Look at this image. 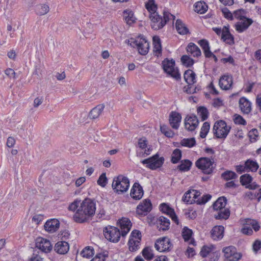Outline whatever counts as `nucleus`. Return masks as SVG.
Returning a JSON list of instances; mask_svg holds the SVG:
<instances>
[{
	"mask_svg": "<svg viewBox=\"0 0 261 261\" xmlns=\"http://www.w3.org/2000/svg\"><path fill=\"white\" fill-rule=\"evenodd\" d=\"M68 210L75 213L73 216V220L79 223L88 222L94 216L96 210V204L94 200L86 198L82 202L75 200L68 206Z\"/></svg>",
	"mask_w": 261,
	"mask_h": 261,
	"instance_id": "obj_1",
	"label": "nucleus"
},
{
	"mask_svg": "<svg viewBox=\"0 0 261 261\" xmlns=\"http://www.w3.org/2000/svg\"><path fill=\"white\" fill-rule=\"evenodd\" d=\"M175 17V16L165 11L163 13V18L159 15L158 12L151 13L149 15V18L151 22V28L155 30H158L163 28L169 19H174Z\"/></svg>",
	"mask_w": 261,
	"mask_h": 261,
	"instance_id": "obj_2",
	"label": "nucleus"
},
{
	"mask_svg": "<svg viewBox=\"0 0 261 261\" xmlns=\"http://www.w3.org/2000/svg\"><path fill=\"white\" fill-rule=\"evenodd\" d=\"M129 187V180L127 177L119 175L113 178L112 188L116 193L123 194L128 190Z\"/></svg>",
	"mask_w": 261,
	"mask_h": 261,
	"instance_id": "obj_3",
	"label": "nucleus"
},
{
	"mask_svg": "<svg viewBox=\"0 0 261 261\" xmlns=\"http://www.w3.org/2000/svg\"><path fill=\"white\" fill-rule=\"evenodd\" d=\"M215 158V155L214 156H211L210 158H200L196 162V166L201 170L203 173L210 174L215 168L214 165Z\"/></svg>",
	"mask_w": 261,
	"mask_h": 261,
	"instance_id": "obj_4",
	"label": "nucleus"
},
{
	"mask_svg": "<svg viewBox=\"0 0 261 261\" xmlns=\"http://www.w3.org/2000/svg\"><path fill=\"white\" fill-rule=\"evenodd\" d=\"M231 127L223 120L216 122L213 126L214 135L217 138L225 139L227 136Z\"/></svg>",
	"mask_w": 261,
	"mask_h": 261,
	"instance_id": "obj_5",
	"label": "nucleus"
},
{
	"mask_svg": "<svg viewBox=\"0 0 261 261\" xmlns=\"http://www.w3.org/2000/svg\"><path fill=\"white\" fill-rule=\"evenodd\" d=\"M162 64L166 73L176 80L180 79V75L177 68L175 67V61L173 59H165L163 61Z\"/></svg>",
	"mask_w": 261,
	"mask_h": 261,
	"instance_id": "obj_6",
	"label": "nucleus"
},
{
	"mask_svg": "<svg viewBox=\"0 0 261 261\" xmlns=\"http://www.w3.org/2000/svg\"><path fill=\"white\" fill-rule=\"evenodd\" d=\"M103 234L105 238L110 242H118L121 236V232L117 227L108 226L103 229Z\"/></svg>",
	"mask_w": 261,
	"mask_h": 261,
	"instance_id": "obj_7",
	"label": "nucleus"
},
{
	"mask_svg": "<svg viewBox=\"0 0 261 261\" xmlns=\"http://www.w3.org/2000/svg\"><path fill=\"white\" fill-rule=\"evenodd\" d=\"M143 164H146V167L151 170H155L161 167L164 162V158L160 157L158 154L143 160Z\"/></svg>",
	"mask_w": 261,
	"mask_h": 261,
	"instance_id": "obj_8",
	"label": "nucleus"
},
{
	"mask_svg": "<svg viewBox=\"0 0 261 261\" xmlns=\"http://www.w3.org/2000/svg\"><path fill=\"white\" fill-rule=\"evenodd\" d=\"M154 247L158 251L164 252L170 251L172 244L168 238L162 237L156 241Z\"/></svg>",
	"mask_w": 261,
	"mask_h": 261,
	"instance_id": "obj_9",
	"label": "nucleus"
},
{
	"mask_svg": "<svg viewBox=\"0 0 261 261\" xmlns=\"http://www.w3.org/2000/svg\"><path fill=\"white\" fill-rule=\"evenodd\" d=\"M132 43L133 45L137 47L140 54L146 55L148 53L149 42L145 38L139 37L134 40Z\"/></svg>",
	"mask_w": 261,
	"mask_h": 261,
	"instance_id": "obj_10",
	"label": "nucleus"
},
{
	"mask_svg": "<svg viewBox=\"0 0 261 261\" xmlns=\"http://www.w3.org/2000/svg\"><path fill=\"white\" fill-rule=\"evenodd\" d=\"M35 244L36 248L45 253L49 252L53 248L50 241L42 237L37 238Z\"/></svg>",
	"mask_w": 261,
	"mask_h": 261,
	"instance_id": "obj_11",
	"label": "nucleus"
},
{
	"mask_svg": "<svg viewBox=\"0 0 261 261\" xmlns=\"http://www.w3.org/2000/svg\"><path fill=\"white\" fill-rule=\"evenodd\" d=\"M225 257L229 261H237L241 258V255L237 252L236 248L232 246L226 247L223 249Z\"/></svg>",
	"mask_w": 261,
	"mask_h": 261,
	"instance_id": "obj_12",
	"label": "nucleus"
},
{
	"mask_svg": "<svg viewBox=\"0 0 261 261\" xmlns=\"http://www.w3.org/2000/svg\"><path fill=\"white\" fill-rule=\"evenodd\" d=\"M152 210V204L150 200L144 199L137 207L136 212L137 214L141 216H145Z\"/></svg>",
	"mask_w": 261,
	"mask_h": 261,
	"instance_id": "obj_13",
	"label": "nucleus"
},
{
	"mask_svg": "<svg viewBox=\"0 0 261 261\" xmlns=\"http://www.w3.org/2000/svg\"><path fill=\"white\" fill-rule=\"evenodd\" d=\"M200 196V192L196 190H189L182 197V200L187 203H196V200Z\"/></svg>",
	"mask_w": 261,
	"mask_h": 261,
	"instance_id": "obj_14",
	"label": "nucleus"
},
{
	"mask_svg": "<svg viewBox=\"0 0 261 261\" xmlns=\"http://www.w3.org/2000/svg\"><path fill=\"white\" fill-rule=\"evenodd\" d=\"M198 123V119L195 115L187 116L185 119V128L190 131L194 130Z\"/></svg>",
	"mask_w": 261,
	"mask_h": 261,
	"instance_id": "obj_15",
	"label": "nucleus"
},
{
	"mask_svg": "<svg viewBox=\"0 0 261 261\" xmlns=\"http://www.w3.org/2000/svg\"><path fill=\"white\" fill-rule=\"evenodd\" d=\"M252 179V176L249 174L242 175L240 178V182L243 186H245L247 188L249 189L254 190L258 186L255 182L251 183Z\"/></svg>",
	"mask_w": 261,
	"mask_h": 261,
	"instance_id": "obj_16",
	"label": "nucleus"
},
{
	"mask_svg": "<svg viewBox=\"0 0 261 261\" xmlns=\"http://www.w3.org/2000/svg\"><path fill=\"white\" fill-rule=\"evenodd\" d=\"M232 77L228 74H225L222 76L220 77L219 82L220 88L225 90L230 89L232 87Z\"/></svg>",
	"mask_w": 261,
	"mask_h": 261,
	"instance_id": "obj_17",
	"label": "nucleus"
},
{
	"mask_svg": "<svg viewBox=\"0 0 261 261\" xmlns=\"http://www.w3.org/2000/svg\"><path fill=\"white\" fill-rule=\"evenodd\" d=\"M144 194L142 187L138 182H135L131 189L130 195L135 200H140Z\"/></svg>",
	"mask_w": 261,
	"mask_h": 261,
	"instance_id": "obj_18",
	"label": "nucleus"
},
{
	"mask_svg": "<svg viewBox=\"0 0 261 261\" xmlns=\"http://www.w3.org/2000/svg\"><path fill=\"white\" fill-rule=\"evenodd\" d=\"M160 208L163 213L168 215L176 224L178 225L179 224L177 216L175 214L174 210L173 208L170 207L169 205L164 203L161 204Z\"/></svg>",
	"mask_w": 261,
	"mask_h": 261,
	"instance_id": "obj_19",
	"label": "nucleus"
},
{
	"mask_svg": "<svg viewBox=\"0 0 261 261\" xmlns=\"http://www.w3.org/2000/svg\"><path fill=\"white\" fill-rule=\"evenodd\" d=\"M181 116L180 114L176 112H172L169 116V123L171 126L175 129L179 127L181 121Z\"/></svg>",
	"mask_w": 261,
	"mask_h": 261,
	"instance_id": "obj_20",
	"label": "nucleus"
},
{
	"mask_svg": "<svg viewBox=\"0 0 261 261\" xmlns=\"http://www.w3.org/2000/svg\"><path fill=\"white\" fill-rule=\"evenodd\" d=\"M46 231L54 232L58 230L60 226V222L56 219H51L47 220L44 224Z\"/></svg>",
	"mask_w": 261,
	"mask_h": 261,
	"instance_id": "obj_21",
	"label": "nucleus"
},
{
	"mask_svg": "<svg viewBox=\"0 0 261 261\" xmlns=\"http://www.w3.org/2000/svg\"><path fill=\"white\" fill-rule=\"evenodd\" d=\"M253 23L251 19L245 18L243 20L237 22L235 25L236 30L239 33H242L246 30L248 27Z\"/></svg>",
	"mask_w": 261,
	"mask_h": 261,
	"instance_id": "obj_22",
	"label": "nucleus"
},
{
	"mask_svg": "<svg viewBox=\"0 0 261 261\" xmlns=\"http://www.w3.org/2000/svg\"><path fill=\"white\" fill-rule=\"evenodd\" d=\"M119 223L121 228V236L124 237L130 230L131 223L127 218H124L119 220Z\"/></svg>",
	"mask_w": 261,
	"mask_h": 261,
	"instance_id": "obj_23",
	"label": "nucleus"
},
{
	"mask_svg": "<svg viewBox=\"0 0 261 261\" xmlns=\"http://www.w3.org/2000/svg\"><path fill=\"white\" fill-rule=\"evenodd\" d=\"M239 107L241 111L244 114H249L251 112V102L244 97H242L240 99Z\"/></svg>",
	"mask_w": 261,
	"mask_h": 261,
	"instance_id": "obj_24",
	"label": "nucleus"
},
{
	"mask_svg": "<svg viewBox=\"0 0 261 261\" xmlns=\"http://www.w3.org/2000/svg\"><path fill=\"white\" fill-rule=\"evenodd\" d=\"M69 248V244L65 241H59L55 246V251L60 254H65L67 253Z\"/></svg>",
	"mask_w": 261,
	"mask_h": 261,
	"instance_id": "obj_25",
	"label": "nucleus"
},
{
	"mask_svg": "<svg viewBox=\"0 0 261 261\" xmlns=\"http://www.w3.org/2000/svg\"><path fill=\"white\" fill-rule=\"evenodd\" d=\"M138 145L140 149L144 150V152L142 153V156L145 157V156L148 155L150 154L152 149H151L150 147H148L147 140L145 138L143 137L139 139L138 141Z\"/></svg>",
	"mask_w": 261,
	"mask_h": 261,
	"instance_id": "obj_26",
	"label": "nucleus"
},
{
	"mask_svg": "<svg viewBox=\"0 0 261 261\" xmlns=\"http://www.w3.org/2000/svg\"><path fill=\"white\" fill-rule=\"evenodd\" d=\"M224 228L222 226H216L211 231L212 238L215 240H219L223 237Z\"/></svg>",
	"mask_w": 261,
	"mask_h": 261,
	"instance_id": "obj_27",
	"label": "nucleus"
},
{
	"mask_svg": "<svg viewBox=\"0 0 261 261\" xmlns=\"http://www.w3.org/2000/svg\"><path fill=\"white\" fill-rule=\"evenodd\" d=\"M221 39H222L227 44H234V37L233 35L230 33L229 25L223 27V35Z\"/></svg>",
	"mask_w": 261,
	"mask_h": 261,
	"instance_id": "obj_28",
	"label": "nucleus"
},
{
	"mask_svg": "<svg viewBox=\"0 0 261 261\" xmlns=\"http://www.w3.org/2000/svg\"><path fill=\"white\" fill-rule=\"evenodd\" d=\"M104 108L105 105L103 104L98 105L93 108L89 114L90 118L95 119L99 117L103 112Z\"/></svg>",
	"mask_w": 261,
	"mask_h": 261,
	"instance_id": "obj_29",
	"label": "nucleus"
},
{
	"mask_svg": "<svg viewBox=\"0 0 261 261\" xmlns=\"http://www.w3.org/2000/svg\"><path fill=\"white\" fill-rule=\"evenodd\" d=\"M157 223L160 225L158 226L160 230L165 231L169 229L170 227L169 220L164 216H160L158 219Z\"/></svg>",
	"mask_w": 261,
	"mask_h": 261,
	"instance_id": "obj_30",
	"label": "nucleus"
},
{
	"mask_svg": "<svg viewBox=\"0 0 261 261\" xmlns=\"http://www.w3.org/2000/svg\"><path fill=\"white\" fill-rule=\"evenodd\" d=\"M184 77L188 85H193L196 82V74L193 70L190 69L185 72Z\"/></svg>",
	"mask_w": 261,
	"mask_h": 261,
	"instance_id": "obj_31",
	"label": "nucleus"
},
{
	"mask_svg": "<svg viewBox=\"0 0 261 261\" xmlns=\"http://www.w3.org/2000/svg\"><path fill=\"white\" fill-rule=\"evenodd\" d=\"M187 51L193 57H199L201 55L199 48L194 43H190L187 47Z\"/></svg>",
	"mask_w": 261,
	"mask_h": 261,
	"instance_id": "obj_32",
	"label": "nucleus"
},
{
	"mask_svg": "<svg viewBox=\"0 0 261 261\" xmlns=\"http://www.w3.org/2000/svg\"><path fill=\"white\" fill-rule=\"evenodd\" d=\"M175 28L177 32L180 35H186L189 33V29L186 25L180 19L176 20Z\"/></svg>",
	"mask_w": 261,
	"mask_h": 261,
	"instance_id": "obj_33",
	"label": "nucleus"
},
{
	"mask_svg": "<svg viewBox=\"0 0 261 261\" xmlns=\"http://www.w3.org/2000/svg\"><path fill=\"white\" fill-rule=\"evenodd\" d=\"M153 53L156 56H159L162 52V46L160 38L155 36L153 37Z\"/></svg>",
	"mask_w": 261,
	"mask_h": 261,
	"instance_id": "obj_34",
	"label": "nucleus"
},
{
	"mask_svg": "<svg viewBox=\"0 0 261 261\" xmlns=\"http://www.w3.org/2000/svg\"><path fill=\"white\" fill-rule=\"evenodd\" d=\"M198 44L203 50L204 55L206 58H210L213 55V53L210 50L209 44L206 40L202 39L198 41Z\"/></svg>",
	"mask_w": 261,
	"mask_h": 261,
	"instance_id": "obj_35",
	"label": "nucleus"
},
{
	"mask_svg": "<svg viewBox=\"0 0 261 261\" xmlns=\"http://www.w3.org/2000/svg\"><path fill=\"white\" fill-rule=\"evenodd\" d=\"M123 17L128 25L134 23L136 20V17L134 15L133 12L130 10H126L123 12Z\"/></svg>",
	"mask_w": 261,
	"mask_h": 261,
	"instance_id": "obj_36",
	"label": "nucleus"
},
{
	"mask_svg": "<svg viewBox=\"0 0 261 261\" xmlns=\"http://www.w3.org/2000/svg\"><path fill=\"white\" fill-rule=\"evenodd\" d=\"M227 199L224 197L219 198L213 204V208L216 211L224 210Z\"/></svg>",
	"mask_w": 261,
	"mask_h": 261,
	"instance_id": "obj_37",
	"label": "nucleus"
},
{
	"mask_svg": "<svg viewBox=\"0 0 261 261\" xmlns=\"http://www.w3.org/2000/svg\"><path fill=\"white\" fill-rule=\"evenodd\" d=\"M245 164L247 172H256L259 168L257 163L255 161L251 159L247 160L245 162Z\"/></svg>",
	"mask_w": 261,
	"mask_h": 261,
	"instance_id": "obj_38",
	"label": "nucleus"
},
{
	"mask_svg": "<svg viewBox=\"0 0 261 261\" xmlns=\"http://www.w3.org/2000/svg\"><path fill=\"white\" fill-rule=\"evenodd\" d=\"M215 214L214 217L217 220L227 219L230 216V211L228 209H224L217 211Z\"/></svg>",
	"mask_w": 261,
	"mask_h": 261,
	"instance_id": "obj_39",
	"label": "nucleus"
},
{
	"mask_svg": "<svg viewBox=\"0 0 261 261\" xmlns=\"http://www.w3.org/2000/svg\"><path fill=\"white\" fill-rule=\"evenodd\" d=\"M207 6L203 1L196 3L194 5V10L197 13L203 14L207 10Z\"/></svg>",
	"mask_w": 261,
	"mask_h": 261,
	"instance_id": "obj_40",
	"label": "nucleus"
},
{
	"mask_svg": "<svg viewBox=\"0 0 261 261\" xmlns=\"http://www.w3.org/2000/svg\"><path fill=\"white\" fill-rule=\"evenodd\" d=\"M192 163L188 160H185L181 161L180 165L177 167L179 170L181 171H187L190 170Z\"/></svg>",
	"mask_w": 261,
	"mask_h": 261,
	"instance_id": "obj_41",
	"label": "nucleus"
},
{
	"mask_svg": "<svg viewBox=\"0 0 261 261\" xmlns=\"http://www.w3.org/2000/svg\"><path fill=\"white\" fill-rule=\"evenodd\" d=\"M142 253L144 257L146 260H150L154 257L153 250L149 247H147L144 248L142 250Z\"/></svg>",
	"mask_w": 261,
	"mask_h": 261,
	"instance_id": "obj_42",
	"label": "nucleus"
},
{
	"mask_svg": "<svg viewBox=\"0 0 261 261\" xmlns=\"http://www.w3.org/2000/svg\"><path fill=\"white\" fill-rule=\"evenodd\" d=\"M140 244V241L129 239L128 242L129 250L132 252L136 251L139 249Z\"/></svg>",
	"mask_w": 261,
	"mask_h": 261,
	"instance_id": "obj_43",
	"label": "nucleus"
},
{
	"mask_svg": "<svg viewBox=\"0 0 261 261\" xmlns=\"http://www.w3.org/2000/svg\"><path fill=\"white\" fill-rule=\"evenodd\" d=\"M181 158V151L179 149H175L171 156V162L173 164L178 162Z\"/></svg>",
	"mask_w": 261,
	"mask_h": 261,
	"instance_id": "obj_44",
	"label": "nucleus"
},
{
	"mask_svg": "<svg viewBox=\"0 0 261 261\" xmlns=\"http://www.w3.org/2000/svg\"><path fill=\"white\" fill-rule=\"evenodd\" d=\"M145 6L150 14L156 12L157 6L155 4L154 0H148V2L146 4Z\"/></svg>",
	"mask_w": 261,
	"mask_h": 261,
	"instance_id": "obj_45",
	"label": "nucleus"
},
{
	"mask_svg": "<svg viewBox=\"0 0 261 261\" xmlns=\"http://www.w3.org/2000/svg\"><path fill=\"white\" fill-rule=\"evenodd\" d=\"M180 144L183 146L192 147L195 145L196 141L194 138L184 139L181 141Z\"/></svg>",
	"mask_w": 261,
	"mask_h": 261,
	"instance_id": "obj_46",
	"label": "nucleus"
},
{
	"mask_svg": "<svg viewBox=\"0 0 261 261\" xmlns=\"http://www.w3.org/2000/svg\"><path fill=\"white\" fill-rule=\"evenodd\" d=\"M94 254V250L90 247H85L81 252V255L83 257L90 258Z\"/></svg>",
	"mask_w": 261,
	"mask_h": 261,
	"instance_id": "obj_47",
	"label": "nucleus"
},
{
	"mask_svg": "<svg viewBox=\"0 0 261 261\" xmlns=\"http://www.w3.org/2000/svg\"><path fill=\"white\" fill-rule=\"evenodd\" d=\"M222 177L226 180L236 179L238 177L236 173L231 171H227L222 174Z\"/></svg>",
	"mask_w": 261,
	"mask_h": 261,
	"instance_id": "obj_48",
	"label": "nucleus"
},
{
	"mask_svg": "<svg viewBox=\"0 0 261 261\" xmlns=\"http://www.w3.org/2000/svg\"><path fill=\"white\" fill-rule=\"evenodd\" d=\"M210 128V125L208 122H205L201 127L200 136L202 138H204L206 137L207 133L209 132Z\"/></svg>",
	"mask_w": 261,
	"mask_h": 261,
	"instance_id": "obj_49",
	"label": "nucleus"
},
{
	"mask_svg": "<svg viewBox=\"0 0 261 261\" xmlns=\"http://www.w3.org/2000/svg\"><path fill=\"white\" fill-rule=\"evenodd\" d=\"M182 64L187 67H190L194 64V60L187 55H184L181 58Z\"/></svg>",
	"mask_w": 261,
	"mask_h": 261,
	"instance_id": "obj_50",
	"label": "nucleus"
},
{
	"mask_svg": "<svg viewBox=\"0 0 261 261\" xmlns=\"http://www.w3.org/2000/svg\"><path fill=\"white\" fill-rule=\"evenodd\" d=\"M245 221L246 224L247 225H251L252 226V229L253 228L255 231H257L259 230L260 226L256 220L251 219H247Z\"/></svg>",
	"mask_w": 261,
	"mask_h": 261,
	"instance_id": "obj_51",
	"label": "nucleus"
},
{
	"mask_svg": "<svg viewBox=\"0 0 261 261\" xmlns=\"http://www.w3.org/2000/svg\"><path fill=\"white\" fill-rule=\"evenodd\" d=\"M192 230L187 227H184L182 231V236L185 241H189L192 237Z\"/></svg>",
	"mask_w": 261,
	"mask_h": 261,
	"instance_id": "obj_52",
	"label": "nucleus"
},
{
	"mask_svg": "<svg viewBox=\"0 0 261 261\" xmlns=\"http://www.w3.org/2000/svg\"><path fill=\"white\" fill-rule=\"evenodd\" d=\"M197 112L199 116L201 117L202 121L206 120L208 117V111L207 110L203 107H199L197 109Z\"/></svg>",
	"mask_w": 261,
	"mask_h": 261,
	"instance_id": "obj_53",
	"label": "nucleus"
},
{
	"mask_svg": "<svg viewBox=\"0 0 261 261\" xmlns=\"http://www.w3.org/2000/svg\"><path fill=\"white\" fill-rule=\"evenodd\" d=\"M49 7L46 5L39 6L37 9V14L40 15H43L47 14L49 11Z\"/></svg>",
	"mask_w": 261,
	"mask_h": 261,
	"instance_id": "obj_54",
	"label": "nucleus"
},
{
	"mask_svg": "<svg viewBox=\"0 0 261 261\" xmlns=\"http://www.w3.org/2000/svg\"><path fill=\"white\" fill-rule=\"evenodd\" d=\"M245 11L243 9H239L233 12V15L237 19H239L240 20H243V19L246 18L245 17Z\"/></svg>",
	"mask_w": 261,
	"mask_h": 261,
	"instance_id": "obj_55",
	"label": "nucleus"
},
{
	"mask_svg": "<svg viewBox=\"0 0 261 261\" xmlns=\"http://www.w3.org/2000/svg\"><path fill=\"white\" fill-rule=\"evenodd\" d=\"M212 196L210 194L203 195L201 197H198L196 200V203L198 204H204L207 202Z\"/></svg>",
	"mask_w": 261,
	"mask_h": 261,
	"instance_id": "obj_56",
	"label": "nucleus"
},
{
	"mask_svg": "<svg viewBox=\"0 0 261 261\" xmlns=\"http://www.w3.org/2000/svg\"><path fill=\"white\" fill-rule=\"evenodd\" d=\"M233 121L235 124L239 125H245L246 121L240 115L235 114L234 115Z\"/></svg>",
	"mask_w": 261,
	"mask_h": 261,
	"instance_id": "obj_57",
	"label": "nucleus"
},
{
	"mask_svg": "<svg viewBox=\"0 0 261 261\" xmlns=\"http://www.w3.org/2000/svg\"><path fill=\"white\" fill-rule=\"evenodd\" d=\"M107 183V178L106 177V174L105 173H103L99 177L97 180V184L102 187H105Z\"/></svg>",
	"mask_w": 261,
	"mask_h": 261,
	"instance_id": "obj_58",
	"label": "nucleus"
},
{
	"mask_svg": "<svg viewBox=\"0 0 261 261\" xmlns=\"http://www.w3.org/2000/svg\"><path fill=\"white\" fill-rule=\"evenodd\" d=\"M258 136V131L255 128L252 129L248 133V136L252 142H255L256 140V138H257Z\"/></svg>",
	"mask_w": 261,
	"mask_h": 261,
	"instance_id": "obj_59",
	"label": "nucleus"
},
{
	"mask_svg": "<svg viewBox=\"0 0 261 261\" xmlns=\"http://www.w3.org/2000/svg\"><path fill=\"white\" fill-rule=\"evenodd\" d=\"M129 239H133L134 241L138 240L141 241V233L140 231L134 230L132 232L131 236Z\"/></svg>",
	"mask_w": 261,
	"mask_h": 261,
	"instance_id": "obj_60",
	"label": "nucleus"
},
{
	"mask_svg": "<svg viewBox=\"0 0 261 261\" xmlns=\"http://www.w3.org/2000/svg\"><path fill=\"white\" fill-rule=\"evenodd\" d=\"M221 11L225 18L228 19L232 20L233 14L227 8H222Z\"/></svg>",
	"mask_w": 261,
	"mask_h": 261,
	"instance_id": "obj_61",
	"label": "nucleus"
},
{
	"mask_svg": "<svg viewBox=\"0 0 261 261\" xmlns=\"http://www.w3.org/2000/svg\"><path fill=\"white\" fill-rule=\"evenodd\" d=\"M5 73L10 79H16V73L12 68H7L5 70Z\"/></svg>",
	"mask_w": 261,
	"mask_h": 261,
	"instance_id": "obj_62",
	"label": "nucleus"
},
{
	"mask_svg": "<svg viewBox=\"0 0 261 261\" xmlns=\"http://www.w3.org/2000/svg\"><path fill=\"white\" fill-rule=\"evenodd\" d=\"M107 256L104 253H98L91 261H105Z\"/></svg>",
	"mask_w": 261,
	"mask_h": 261,
	"instance_id": "obj_63",
	"label": "nucleus"
},
{
	"mask_svg": "<svg viewBox=\"0 0 261 261\" xmlns=\"http://www.w3.org/2000/svg\"><path fill=\"white\" fill-rule=\"evenodd\" d=\"M211 251V249L210 248L207 246H203L200 252V255L203 257H205L210 253Z\"/></svg>",
	"mask_w": 261,
	"mask_h": 261,
	"instance_id": "obj_64",
	"label": "nucleus"
}]
</instances>
